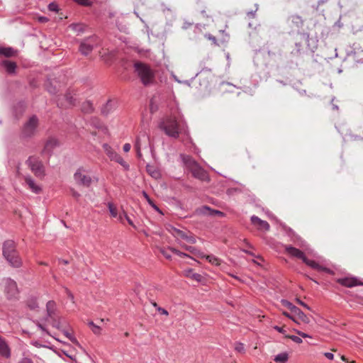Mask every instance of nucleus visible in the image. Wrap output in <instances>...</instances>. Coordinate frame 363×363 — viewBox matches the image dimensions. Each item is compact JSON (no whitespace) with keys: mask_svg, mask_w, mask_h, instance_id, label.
Returning a JSON list of instances; mask_svg holds the SVG:
<instances>
[{"mask_svg":"<svg viewBox=\"0 0 363 363\" xmlns=\"http://www.w3.org/2000/svg\"><path fill=\"white\" fill-rule=\"evenodd\" d=\"M2 255L11 267L19 268L22 266V259L16 250L14 241L8 240L4 242Z\"/></svg>","mask_w":363,"mask_h":363,"instance_id":"nucleus-1","label":"nucleus"},{"mask_svg":"<svg viewBox=\"0 0 363 363\" xmlns=\"http://www.w3.org/2000/svg\"><path fill=\"white\" fill-rule=\"evenodd\" d=\"M135 72L140 78L144 86L152 84L155 79V73L154 70L148 65L142 62H136L133 65Z\"/></svg>","mask_w":363,"mask_h":363,"instance_id":"nucleus-2","label":"nucleus"},{"mask_svg":"<svg viewBox=\"0 0 363 363\" xmlns=\"http://www.w3.org/2000/svg\"><path fill=\"white\" fill-rule=\"evenodd\" d=\"M159 128L170 138L177 139L179 136V125L177 121L173 117L167 116L162 119L159 123Z\"/></svg>","mask_w":363,"mask_h":363,"instance_id":"nucleus-3","label":"nucleus"},{"mask_svg":"<svg viewBox=\"0 0 363 363\" xmlns=\"http://www.w3.org/2000/svg\"><path fill=\"white\" fill-rule=\"evenodd\" d=\"M34 175L39 178H43L45 175V167L42 161L35 156H30L26 162Z\"/></svg>","mask_w":363,"mask_h":363,"instance_id":"nucleus-4","label":"nucleus"},{"mask_svg":"<svg viewBox=\"0 0 363 363\" xmlns=\"http://www.w3.org/2000/svg\"><path fill=\"white\" fill-rule=\"evenodd\" d=\"M16 282L11 278L4 279V293L9 300L16 299L18 295Z\"/></svg>","mask_w":363,"mask_h":363,"instance_id":"nucleus-5","label":"nucleus"},{"mask_svg":"<svg viewBox=\"0 0 363 363\" xmlns=\"http://www.w3.org/2000/svg\"><path fill=\"white\" fill-rule=\"evenodd\" d=\"M98 44V38L95 35L84 39L79 45V52L83 55H88L91 53L95 46Z\"/></svg>","mask_w":363,"mask_h":363,"instance_id":"nucleus-6","label":"nucleus"},{"mask_svg":"<svg viewBox=\"0 0 363 363\" xmlns=\"http://www.w3.org/2000/svg\"><path fill=\"white\" fill-rule=\"evenodd\" d=\"M38 119L35 116H33L30 118L28 121L25 124L22 135L25 138L31 137L37 128Z\"/></svg>","mask_w":363,"mask_h":363,"instance_id":"nucleus-7","label":"nucleus"},{"mask_svg":"<svg viewBox=\"0 0 363 363\" xmlns=\"http://www.w3.org/2000/svg\"><path fill=\"white\" fill-rule=\"evenodd\" d=\"M84 170L82 168H79L74 174V179L76 183L80 186L89 187L92 182L91 177L83 174Z\"/></svg>","mask_w":363,"mask_h":363,"instance_id":"nucleus-8","label":"nucleus"},{"mask_svg":"<svg viewBox=\"0 0 363 363\" xmlns=\"http://www.w3.org/2000/svg\"><path fill=\"white\" fill-rule=\"evenodd\" d=\"M298 35L300 38V41H296L295 43V50L292 51L293 55H301L303 51V43H306L308 42L309 35L305 32H298Z\"/></svg>","mask_w":363,"mask_h":363,"instance_id":"nucleus-9","label":"nucleus"},{"mask_svg":"<svg viewBox=\"0 0 363 363\" xmlns=\"http://www.w3.org/2000/svg\"><path fill=\"white\" fill-rule=\"evenodd\" d=\"M75 99L70 91H67L63 96L57 100V106L62 108H69L74 105Z\"/></svg>","mask_w":363,"mask_h":363,"instance_id":"nucleus-10","label":"nucleus"},{"mask_svg":"<svg viewBox=\"0 0 363 363\" xmlns=\"http://www.w3.org/2000/svg\"><path fill=\"white\" fill-rule=\"evenodd\" d=\"M190 172L192 176L201 181L206 182L209 180V177L206 170H204L200 164H198L196 167L192 169Z\"/></svg>","mask_w":363,"mask_h":363,"instance_id":"nucleus-11","label":"nucleus"},{"mask_svg":"<svg viewBox=\"0 0 363 363\" xmlns=\"http://www.w3.org/2000/svg\"><path fill=\"white\" fill-rule=\"evenodd\" d=\"M180 159L183 165L188 171H191L194 167L199 164L191 156L185 154H180Z\"/></svg>","mask_w":363,"mask_h":363,"instance_id":"nucleus-12","label":"nucleus"},{"mask_svg":"<svg viewBox=\"0 0 363 363\" xmlns=\"http://www.w3.org/2000/svg\"><path fill=\"white\" fill-rule=\"evenodd\" d=\"M58 145L59 143L57 140L53 138H50L46 141L44 148L41 152V154L48 155L49 157H50L53 150Z\"/></svg>","mask_w":363,"mask_h":363,"instance_id":"nucleus-13","label":"nucleus"},{"mask_svg":"<svg viewBox=\"0 0 363 363\" xmlns=\"http://www.w3.org/2000/svg\"><path fill=\"white\" fill-rule=\"evenodd\" d=\"M11 356V348L6 340L0 336V357L4 359H9Z\"/></svg>","mask_w":363,"mask_h":363,"instance_id":"nucleus-14","label":"nucleus"},{"mask_svg":"<svg viewBox=\"0 0 363 363\" xmlns=\"http://www.w3.org/2000/svg\"><path fill=\"white\" fill-rule=\"evenodd\" d=\"M251 223L257 227L259 230L269 231L270 229L269 224L266 221L260 219L257 216H252L250 218Z\"/></svg>","mask_w":363,"mask_h":363,"instance_id":"nucleus-15","label":"nucleus"},{"mask_svg":"<svg viewBox=\"0 0 363 363\" xmlns=\"http://www.w3.org/2000/svg\"><path fill=\"white\" fill-rule=\"evenodd\" d=\"M337 282L342 286L352 288L355 286L362 285L363 284L354 277H344L337 279Z\"/></svg>","mask_w":363,"mask_h":363,"instance_id":"nucleus-16","label":"nucleus"},{"mask_svg":"<svg viewBox=\"0 0 363 363\" xmlns=\"http://www.w3.org/2000/svg\"><path fill=\"white\" fill-rule=\"evenodd\" d=\"M288 22L291 28H301L303 26L304 21L298 15H291L288 18Z\"/></svg>","mask_w":363,"mask_h":363,"instance_id":"nucleus-17","label":"nucleus"},{"mask_svg":"<svg viewBox=\"0 0 363 363\" xmlns=\"http://www.w3.org/2000/svg\"><path fill=\"white\" fill-rule=\"evenodd\" d=\"M117 107V101L114 100L109 99L106 104H104L101 109V114L104 116H108L112 112H113Z\"/></svg>","mask_w":363,"mask_h":363,"instance_id":"nucleus-18","label":"nucleus"},{"mask_svg":"<svg viewBox=\"0 0 363 363\" xmlns=\"http://www.w3.org/2000/svg\"><path fill=\"white\" fill-rule=\"evenodd\" d=\"M285 251L291 257L301 259L302 261L305 258L306 255L304 253L291 245H285Z\"/></svg>","mask_w":363,"mask_h":363,"instance_id":"nucleus-19","label":"nucleus"},{"mask_svg":"<svg viewBox=\"0 0 363 363\" xmlns=\"http://www.w3.org/2000/svg\"><path fill=\"white\" fill-rule=\"evenodd\" d=\"M1 65L5 69L7 74H14L16 73L17 65L15 62L4 60L1 61Z\"/></svg>","mask_w":363,"mask_h":363,"instance_id":"nucleus-20","label":"nucleus"},{"mask_svg":"<svg viewBox=\"0 0 363 363\" xmlns=\"http://www.w3.org/2000/svg\"><path fill=\"white\" fill-rule=\"evenodd\" d=\"M25 182L28 186V188L35 194H40L42 188L40 185L37 184L34 179L30 176L25 177Z\"/></svg>","mask_w":363,"mask_h":363,"instance_id":"nucleus-21","label":"nucleus"},{"mask_svg":"<svg viewBox=\"0 0 363 363\" xmlns=\"http://www.w3.org/2000/svg\"><path fill=\"white\" fill-rule=\"evenodd\" d=\"M199 213L208 216H223L224 213L218 210H214L207 206H203L199 210Z\"/></svg>","mask_w":363,"mask_h":363,"instance_id":"nucleus-22","label":"nucleus"},{"mask_svg":"<svg viewBox=\"0 0 363 363\" xmlns=\"http://www.w3.org/2000/svg\"><path fill=\"white\" fill-rule=\"evenodd\" d=\"M18 53L16 50H14L11 47H2L0 46V56L6 57H11L16 56Z\"/></svg>","mask_w":363,"mask_h":363,"instance_id":"nucleus-23","label":"nucleus"},{"mask_svg":"<svg viewBox=\"0 0 363 363\" xmlns=\"http://www.w3.org/2000/svg\"><path fill=\"white\" fill-rule=\"evenodd\" d=\"M293 313L295 316H296V319L298 322L301 321L304 323H309L310 318L299 308L297 307Z\"/></svg>","mask_w":363,"mask_h":363,"instance_id":"nucleus-24","label":"nucleus"},{"mask_svg":"<svg viewBox=\"0 0 363 363\" xmlns=\"http://www.w3.org/2000/svg\"><path fill=\"white\" fill-rule=\"evenodd\" d=\"M303 262L308 266L311 267V268L317 269L318 271H328L327 268L320 266L319 264H318L314 260L308 259L306 257H305Z\"/></svg>","mask_w":363,"mask_h":363,"instance_id":"nucleus-25","label":"nucleus"},{"mask_svg":"<svg viewBox=\"0 0 363 363\" xmlns=\"http://www.w3.org/2000/svg\"><path fill=\"white\" fill-rule=\"evenodd\" d=\"M103 149L107 156L110 158L111 160H114L115 158L118 155L116 151H114L112 147L108 145L107 143H104L103 145Z\"/></svg>","mask_w":363,"mask_h":363,"instance_id":"nucleus-26","label":"nucleus"},{"mask_svg":"<svg viewBox=\"0 0 363 363\" xmlns=\"http://www.w3.org/2000/svg\"><path fill=\"white\" fill-rule=\"evenodd\" d=\"M46 311L48 318H52L56 311V303L54 301H49L46 304Z\"/></svg>","mask_w":363,"mask_h":363,"instance_id":"nucleus-27","label":"nucleus"},{"mask_svg":"<svg viewBox=\"0 0 363 363\" xmlns=\"http://www.w3.org/2000/svg\"><path fill=\"white\" fill-rule=\"evenodd\" d=\"M81 110L84 113H91L94 111V108L90 101H86L82 103Z\"/></svg>","mask_w":363,"mask_h":363,"instance_id":"nucleus-28","label":"nucleus"},{"mask_svg":"<svg viewBox=\"0 0 363 363\" xmlns=\"http://www.w3.org/2000/svg\"><path fill=\"white\" fill-rule=\"evenodd\" d=\"M146 170L149 173V174L153 178L157 179L160 177V173L159 170H157L154 166L147 164Z\"/></svg>","mask_w":363,"mask_h":363,"instance_id":"nucleus-29","label":"nucleus"},{"mask_svg":"<svg viewBox=\"0 0 363 363\" xmlns=\"http://www.w3.org/2000/svg\"><path fill=\"white\" fill-rule=\"evenodd\" d=\"M288 359V354L286 352H281L276 355L274 360L278 363H286Z\"/></svg>","mask_w":363,"mask_h":363,"instance_id":"nucleus-30","label":"nucleus"},{"mask_svg":"<svg viewBox=\"0 0 363 363\" xmlns=\"http://www.w3.org/2000/svg\"><path fill=\"white\" fill-rule=\"evenodd\" d=\"M63 333V334L65 335V336L66 337H67L73 344L79 346V347H81L79 342H78V340L76 339V337L74 336H73L70 333H69L68 331L65 330H61Z\"/></svg>","mask_w":363,"mask_h":363,"instance_id":"nucleus-31","label":"nucleus"},{"mask_svg":"<svg viewBox=\"0 0 363 363\" xmlns=\"http://www.w3.org/2000/svg\"><path fill=\"white\" fill-rule=\"evenodd\" d=\"M143 194L144 196V197L146 199L147 203L150 204V206L153 208L155 209L156 211L159 212V213H161V211L160 209L158 208V206L154 203V201L150 198V196H148V194L145 192V191H143Z\"/></svg>","mask_w":363,"mask_h":363,"instance_id":"nucleus-32","label":"nucleus"},{"mask_svg":"<svg viewBox=\"0 0 363 363\" xmlns=\"http://www.w3.org/2000/svg\"><path fill=\"white\" fill-rule=\"evenodd\" d=\"M173 234L174 236H177L183 240H185L188 235L187 233H186L182 230L177 229L176 228H173Z\"/></svg>","mask_w":363,"mask_h":363,"instance_id":"nucleus-33","label":"nucleus"},{"mask_svg":"<svg viewBox=\"0 0 363 363\" xmlns=\"http://www.w3.org/2000/svg\"><path fill=\"white\" fill-rule=\"evenodd\" d=\"M281 302L284 306L288 308L292 313L297 308V306H294L292 303L287 300L282 299Z\"/></svg>","mask_w":363,"mask_h":363,"instance_id":"nucleus-34","label":"nucleus"},{"mask_svg":"<svg viewBox=\"0 0 363 363\" xmlns=\"http://www.w3.org/2000/svg\"><path fill=\"white\" fill-rule=\"evenodd\" d=\"M184 247L186 250L190 252L191 253H192L195 255H199V256L203 257L202 253L193 246L185 245Z\"/></svg>","mask_w":363,"mask_h":363,"instance_id":"nucleus-35","label":"nucleus"},{"mask_svg":"<svg viewBox=\"0 0 363 363\" xmlns=\"http://www.w3.org/2000/svg\"><path fill=\"white\" fill-rule=\"evenodd\" d=\"M113 161H116L118 164H120L121 166H123L125 169H129L128 164L125 162V160L121 157V155H118L117 157L115 158Z\"/></svg>","mask_w":363,"mask_h":363,"instance_id":"nucleus-36","label":"nucleus"},{"mask_svg":"<svg viewBox=\"0 0 363 363\" xmlns=\"http://www.w3.org/2000/svg\"><path fill=\"white\" fill-rule=\"evenodd\" d=\"M108 208L112 217L116 218L118 216L117 209L112 203H108Z\"/></svg>","mask_w":363,"mask_h":363,"instance_id":"nucleus-37","label":"nucleus"},{"mask_svg":"<svg viewBox=\"0 0 363 363\" xmlns=\"http://www.w3.org/2000/svg\"><path fill=\"white\" fill-rule=\"evenodd\" d=\"M206 259L211 264H215V265H218L219 264V260L218 259L215 257L214 255H207L206 256Z\"/></svg>","mask_w":363,"mask_h":363,"instance_id":"nucleus-38","label":"nucleus"},{"mask_svg":"<svg viewBox=\"0 0 363 363\" xmlns=\"http://www.w3.org/2000/svg\"><path fill=\"white\" fill-rule=\"evenodd\" d=\"M169 251H171L174 254H175L181 257H189L186 253L182 252H181L175 248H173V247H169Z\"/></svg>","mask_w":363,"mask_h":363,"instance_id":"nucleus-39","label":"nucleus"},{"mask_svg":"<svg viewBox=\"0 0 363 363\" xmlns=\"http://www.w3.org/2000/svg\"><path fill=\"white\" fill-rule=\"evenodd\" d=\"M235 350L240 353H244L245 352L244 344L242 342H235Z\"/></svg>","mask_w":363,"mask_h":363,"instance_id":"nucleus-40","label":"nucleus"},{"mask_svg":"<svg viewBox=\"0 0 363 363\" xmlns=\"http://www.w3.org/2000/svg\"><path fill=\"white\" fill-rule=\"evenodd\" d=\"M50 318L52 319V325L58 330H62L60 320H57L54 316Z\"/></svg>","mask_w":363,"mask_h":363,"instance_id":"nucleus-41","label":"nucleus"},{"mask_svg":"<svg viewBox=\"0 0 363 363\" xmlns=\"http://www.w3.org/2000/svg\"><path fill=\"white\" fill-rule=\"evenodd\" d=\"M286 337L291 339L292 341H294V342L298 343V344H301L303 342L302 339L298 336L286 335Z\"/></svg>","mask_w":363,"mask_h":363,"instance_id":"nucleus-42","label":"nucleus"},{"mask_svg":"<svg viewBox=\"0 0 363 363\" xmlns=\"http://www.w3.org/2000/svg\"><path fill=\"white\" fill-rule=\"evenodd\" d=\"M48 9L50 11L58 12V5L54 2L50 3L48 5Z\"/></svg>","mask_w":363,"mask_h":363,"instance_id":"nucleus-43","label":"nucleus"},{"mask_svg":"<svg viewBox=\"0 0 363 363\" xmlns=\"http://www.w3.org/2000/svg\"><path fill=\"white\" fill-rule=\"evenodd\" d=\"M73 1L77 3L79 5L82 6H91V3L89 0H72Z\"/></svg>","mask_w":363,"mask_h":363,"instance_id":"nucleus-44","label":"nucleus"},{"mask_svg":"<svg viewBox=\"0 0 363 363\" xmlns=\"http://www.w3.org/2000/svg\"><path fill=\"white\" fill-rule=\"evenodd\" d=\"M185 240L191 244H194L196 242V238L191 233L187 235Z\"/></svg>","mask_w":363,"mask_h":363,"instance_id":"nucleus-45","label":"nucleus"},{"mask_svg":"<svg viewBox=\"0 0 363 363\" xmlns=\"http://www.w3.org/2000/svg\"><path fill=\"white\" fill-rule=\"evenodd\" d=\"M169 250V248L168 250H165V249H161L160 250V252L163 255V256L167 259H171L172 258V255L171 254L168 252Z\"/></svg>","mask_w":363,"mask_h":363,"instance_id":"nucleus-46","label":"nucleus"},{"mask_svg":"<svg viewBox=\"0 0 363 363\" xmlns=\"http://www.w3.org/2000/svg\"><path fill=\"white\" fill-rule=\"evenodd\" d=\"M205 36L208 40H210L213 45H218L217 39H216V38L215 36L212 35L211 34H206Z\"/></svg>","mask_w":363,"mask_h":363,"instance_id":"nucleus-47","label":"nucleus"},{"mask_svg":"<svg viewBox=\"0 0 363 363\" xmlns=\"http://www.w3.org/2000/svg\"><path fill=\"white\" fill-rule=\"evenodd\" d=\"M296 301L298 304L302 306L303 307H304L305 308L308 309V310H311V308L306 303H304L303 301H302L301 300H300L299 298H296Z\"/></svg>","mask_w":363,"mask_h":363,"instance_id":"nucleus-48","label":"nucleus"},{"mask_svg":"<svg viewBox=\"0 0 363 363\" xmlns=\"http://www.w3.org/2000/svg\"><path fill=\"white\" fill-rule=\"evenodd\" d=\"M91 124L97 128H101V124H100V122L97 119V118H92L91 119Z\"/></svg>","mask_w":363,"mask_h":363,"instance_id":"nucleus-49","label":"nucleus"},{"mask_svg":"<svg viewBox=\"0 0 363 363\" xmlns=\"http://www.w3.org/2000/svg\"><path fill=\"white\" fill-rule=\"evenodd\" d=\"M91 330L95 335L101 334V328L96 325L91 328Z\"/></svg>","mask_w":363,"mask_h":363,"instance_id":"nucleus-50","label":"nucleus"},{"mask_svg":"<svg viewBox=\"0 0 363 363\" xmlns=\"http://www.w3.org/2000/svg\"><path fill=\"white\" fill-rule=\"evenodd\" d=\"M283 314H284L286 317H287V318H289V319L292 320L294 322H295V323H300V322H298V321L296 319V318H294V315H290L289 313H287V312H284V313H283Z\"/></svg>","mask_w":363,"mask_h":363,"instance_id":"nucleus-51","label":"nucleus"},{"mask_svg":"<svg viewBox=\"0 0 363 363\" xmlns=\"http://www.w3.org/2000/svg\"><path fill=\"white\" fill-rule=\"evenodd\" d=\"M191 277L194 280L198 281H200L201 279V275L198 274V273H193L192 275H191Z\"/></svg>","mask_w":363,"mask_h":363,"instance_id":"nucleus-52","label":"nucleus"},{"mask_svg":"<svg viewBox=\"0 0 363 363\" xmlns=\"http://www.w3.org/2000/svg\"><path fill=\"white\" fill-rule=\"evenodd\" d=\"M274 329L276 330L277 331H278L279 333H282L284 335H285V333L286 332V330H284L283 328L279 327L278 325H275L274 327Z\"/></svg>","mask_w":363,"mask_h":363,"instance_id":"nucleus-53","label":"nucleus"},{"mask_svg":"<svg viewBox=\"0 0 363 363\" xmlns=\"http://www.w3.org/2000/svg\"><path fill=\"white\" fill-rule=\"evenodd\" d=\"M18 363H33V362L30 358L24 357L21 359Z\"/></svg>","mask_w":363,"mask_h":363,"instance_id":"nucleus-54","label":"nucleus"},{"mask_svg":"<svg viewBox=\"0 0 363 363\" xmlns=\"http://www.w3.org/2000/svg\"><path fill=\"white\" fill-rule=\"evenodd\" d=\"M157 311L162 315H167L169 314L168 311L166 309L161 307L157 308Z\"/></svg>","mask_w":363,"mask_h":363,"instance_id":"nucleus-55","label":"nucleus"},{"mask_svg":"<svg viewBox=\"0 0 363 363\" xmlns=\"http://www.w3.org/2000/svg\"><path fill=\"white\" fill-rule=\"evenodd\" d=\"M48 91L52 94H55L57 92L56 88L52 86V85L48 86Z\"/></svg>","mask_w":363,"mask_h":363,"instance_id":"nucleus-56","label":"nucleus"},{"mask_svg":"<svg viewBox=\"0 0 363 363\" xmlns=\"http://www.w3.org/2000/svg\"><path fill=\"white\" fill-rule=\"evenodd\" d=\"M130 148H131V146H130V144H129V143L124 144V145L123 147V150L125 152H129Z\"/></svg>","mask_w":363,"mask_h":363,"instance_id":"nucleus-57","label":"nucleus"},{"mask_svg":"<svg viewBox=\"0 0 363 363\" xmlns=\"http://www.w3.org/2000/svg\"><path fill=\"white\" fill-rule=\"evenodd\" d=\"M296 333L302 337H311V336L303 332L296 330Z\"/></svg>","mask_w":363,"mask_h":363,"instance_id":"nucleus-58","label":"nucleus"},{"mask_svg":"<svg viewBox=\"0 0 363 363\" xmlns=\"http://www.w3.org/2000/svg\"><path fill=\"white\" fill-rule=\"evenodd\" d=\"M324 355L327 359L330 360H332L334 358V354L331 352H325L324 353Z\"/></svg>","mask_w":363,"mask_h":363,"instance_id":"nucleus-59","label":"nucleus"},{"mask_svg":"<svg viewBox=\"0 0 363 363\" xmlns=\"http://www.w3.org/2000/svg\"><path fill=\"white\" fill-rule=\"evenodd\" d=\"M123 214L125 215V218L126 219V220L128 221V223L130 225H133V223L132 221V220L128 217V216L127 215V213L123 211Z\"/></svg>","mask_w":363,"mask_h":363,"instance_id":"nucleus-60","label":"nucleus"},{"mask_svg":"<svg viewBox=\"0 0 363 363\" xmlns=\"http://www.w3.org/2000/svg\"><path fill=\"white\" fill-rule=\"evenodd\" d=\"M28 306L30 309L33 310V309H35L36 308H38V304L35 301H33V303H29Z\"/></svg>","mask_w":363,"mask_h":363,"instance_id":"nucleus-61","label":"nucleus"},{"mask_svg":"<svg viewBox=\"0 0 363 363\" xmlns=\"http://www.w3.org/2000/svg\"><path fill=\"white\" fill-rule=\"evenodd\" d=\"M38 21L40 23H46V22L48 21V18L47 17H45V16H40L38 18Z\"/></svg>","mask_w":363,"mask_h":363,"instance_id":"nucleus-62","label":"nucleus"},{"mask_svg":"<svg viewBox=\"0 0 363 363\" xmlns=\"http://www.w3.org/2000/svg\"><path fill=\"white\" fill-rule=\"evenodd\" d=\"M212 69L211 68H208V67H203L201 68V72H211Z\"/></svg>","mask_w":363,"mask_h":363,"instance_id":"nucleus-63","label":"nucleus"},{"mask_svg":"<svg viewBox=\"0 0 363 363\" xmlns=\"http://www.w3.org/2000/svg\"><path fill=\"white\" fill-rule=\"evenodd\" d=\"M138 147H140V140L139 138H137L135 145V147L136 150H138Z\"/></svg>","mask_w":363,"mask_h":363,"instance_id":"nucleus-64","label":"nucleus"}]
</instances>
